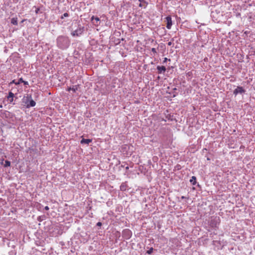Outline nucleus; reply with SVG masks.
Masks as SVG:
<instances>
[{
  "instance_id": "obj_1",
  "label": "nucleus",
  "mask_w": 255,
  "mask_h": 255,
  "mask_svg": "<svg viewBox=\"0 0 255 255\" xmlns=\"http://www.w3.org/2000/svg\"><path fill=\"white\" fill-rule=\"evenodd\" d=\"M57 47L61 50L67 49L71 43L69 38L66 35L58 36L56 40Z\"/></svg>"
},
{
  "instance_id": "obj_2",
  "label": "nucleus",
  "mask_w": 255,
  "mask_h": 255,
  "mask_svg": "<svg viewBox=\"0 0 255 255\" xmlns=\"http://www.w3.org/2000/svg\"><path fill=\"white\" fill-rule=\"evenodd\" d=\"M22 102L25 103L27 108L33 107L36 105L35 102L32 99V96L30 94H27L26 96H24Z\"/></svg>"
},
{
  "instance_id": "obj_3",
  "label": "nucleus",
  "mask_w": 255,
  "mask_h": 255,
  "mask_svg": "<svg viewBox=\"0 0 255 255\" xmlns=\"http://www.w3.org/2000/svg\"><path fill=\"white\" fill-rule=\"evenodd\" d=\"M84 30V27L81 24H79L78 28L76 30L72 31L71 34L73 37H78L83 34Z\"/></svg>"
},
{
  "instance_id": "obj_4",
  "label": "nucleus",
  "mask_w": 255,
  "mask_h": 255,
  "mask_svg": "<svg viewBox=\"0 0 255 255\" xmlns=\"http://www.w3.org/2000/svg\"><path fill=\"white\" fill-rule=\"evenodd\" d=\"M220 222V218L219 217H212L209 221V226L212 228H216L219 225Z\"/></svg>"
},
{
  "instance_id": "obj_5",
  "label": "nucleus",
  "mask_w": 255,
  "mask_h": 255,
  "mask_svg": "<svg viewBox=\"0 0 255 255\" xmlns=\"http://www.w3.org/2000/svg\"><path fill=\"white\" fill-rule=\"evenodd\" d=\"M246 92L245 89L241 86H238L237 88L233 91V94L236 96L238 94H242Z\"/></svg>"
},
{
  "instance_id": "obj_6",
  "label": "nucleus",
  "mask_w": 255,
  "mask_h": 255,
  "mask_svg": "<svg viewBox=\"0 0 255 255\" xmlns=\"http://www.w3.org/2000/svg\"><path fill=\"white\" fill-rule=\"evenodd\" d=\"M91 20L94 25L98 26L100 25V19L98 17L92 16L91 17Z\"/></svg>"
},
{
  "instance_id": "obj_7",
  "label": "nucleus",
  "mask_w": 255,
  "mask_h": 255,
  "mask_svg": "<svg viewBox=\"0 0 255 255\" xmlns=\"http://www.w3.org/2000/svg\"><path fill=\"white\" fill-rule=\"evenodd\" d=\"M166 21V28L168 29H170L172 25V19L171 16L169 15L165 18Z\"/></svg>"
},
{
  "instance_id": "obj_8",
  "label": "nucleus",
  "mask_w": 255,
  "mask_h": 255,
  "mask_svg": "<svg viewBox=\"0 0 255 255\" xmlns=\"http://www.w3.org/2000/svg\"><path fill=\"white\" fill-rule=\"evenodd\" d=\"M156 69L159 74H164L166 70V68L164 66H157Z\"/></svg>"
},
{
  "instance_id": "obj_9",
  "label": "nucleus",
  "mask_w": 255,
  "mask_h": 255,
  "mask_svg": "<svg viewBox=\"0 0 255 255\" xmlns=\"http://www.w3.org/2000/svg\"><path fill=\"white\" fill-rule=\"evenodd\" d=\"M123 236L126 239H129L131 236V232L129 230H125L123 231Z\"/></svg>"
},
{
  "instance_id": "obj_10",
  "label": "nucleus",
  "mask_w": 255,
  "mask_h": 255,
  "mask_svg": "<svg viewBox=\"0 0 255 255\" xmlns=\"http://www.w3.org/2000/svg\"><path fill=\"white\" fill-rule=\"evenodd\" d=\"M14 95L11 92L8 93V95L7 96V99L9 101V103H12L14 100Z\"/></svg>"
},
{
  "instance_id": "obj_11",
  "label": "nucleus",
  "mask_w": 255,
  "mask_h": 255,
  "mask_svg": "<svg viewBox=\"0 0 255 255\" xmlns=\"http://www.w3.org/2000/svg\"><path fill=\"white\" fill-rule=\"evenodd\" d=\"M92 141V139H85L83 138L81 140V144H89L90 143H91Z\"/></svg>"
},
{
  "instance_id": "obj_12",
  "label": "nucleus",
  "mask_w": 255,
  "mask_h": 255,
  "mask_svg": "<svg viewBox=\"0 0 255 255\" xmlns=\"http://www.w3.org/2000/svg\"><path fill=\"white\" fill-rule=\"evenodd\" d=\"M190 183L195 185L196 184V177L194 176H193L190 180Z\"/></svg>"
},
{
  "instance_id": "obj_13",
  "label": "nucleus",
  "mask_w": 255,
  "mask_h": 255,
  "mask_svg": "<svg viewBox=\"0 0 255 255\" xmlns=\"http://www.w3.org/2000/svg\"><path fill=\"white\" fill-rule=\"evenodd\" d=\"M11 23L13 25H17L18 24L17 18L16 17H13L11 18Z\"/></svg>"
},
{
  "instance_id": "obj_14",
  "label": "nucleus",
  "mask_w": 255,
  "mask_h": 255,
  "mask_svg": "<svg viewBox=\"0 0 255 255\" xmlns=\"http://www.w3.org/2000/svg\"><path fill=\"white\" fill-rule=\"evenodd\" d=\"M120 189L122 191H125L127 189V185L125 183H123L120 186Z\"/></svg>"
},
{
  "instance_id": "obj_15",
  "label": "nucleus",
  "mask_w": 255,
  "mask_h": 255,
  "mask_svg": "<svg viewBox=\"0 0 255 255\" xmlns=\"http://www.w3.org/2000/svg\"><path fill=\"white\" fill-rule=\"evenodd\" d=\"M78 86H79L78 85L73 86L71 88V90L73 91L74 92H76V91H77V90H78Z\"/></svg>"
},
{
  "instance_id": "obj_16",
  "label": "nucleus",
  "mask_w": 255,
  "mask_h": 255,
  "mask_svg": "<svg viewBox=\"0 0 255 255\" xmlns=\"http://www.w3.org/2000/svg\"><path fill=\"white\" fill-rule=\"evenodd\" d=\"M5 163H4V166L5 167H8V166H10V162L8 160H5Z\"/></svg>"
},
{
  "instance_id": "obj_17",
  "label": "nucleus",
  "mask_w": 255,
  "mask_h": 255,
  "mask_svg": "<svg viewBox=\"0 0 255 255\" xmlns=\"http://www.w3.org/2000/svg\"><path fill=\"white\" fill-rule=\"evenodd\" d=\"M140 2H142L143 3H145V6H144V8H146L147 5L148 4L147 2H146L144 0H138Z\"/></svg>"
},
{
  "instance_id": "obj_18",
  "label": "nucleus",
  "mask_w": 255,
  "mask_h": 255,
  "mask_svg": "<svg viewBox=\"0 0 255 255\" xmlns=\"http://www.w3.org/2000/svg\"><path fill=\"white\" fill-rule=\"evenodd\" d=\"M153 248H149V249L148 251H146V253L150 255L153 252Z\"/></svg>"
},
{
  "instance_id": "obj_19",
  "label": "nucleus",
  "mask_w": 255,
  "mask_h": 255,
  "mask_svg": "<svg viewBox=\"0 0 255 255\" xmlns=\"http://www.w3.org/2000/svg\"><path fill=\"white\" fill-rule=\"evenodd\" d=\"M172 116H171L170 114H167L166 116V118L168 120H171L172 121Z\"/></svg>"
},
{
  "instance_id": "obj_20",
  "label": "nucleus",
  "mask_w": 255,
  "mask_h": 255,
  "mask_svg": "<svg viewBox=\"0 0 255 255\" xmlns=\"http://www.w3.org/2000/svg\"><path fill=\"white\" fill-rule=\"evenodd\" d=\"M23 82H24V81L23 80L22 78H20L18 80V81L17 83H15V84L18 85L20 83H23Z\"/></svg>"
},
{
  "instance_id": "obj_21",
  "label": "nucleus",
  "mask_w": 255,
  "mask_h": 255,
  "mask_svg": "<svg viewBox=\"0 0 255 255\" xmlns=\"http://www.w3.org/2000/svg\"><path fill=\"white\" fill-rule=\"evenodd\" d=\"M69 16V14L67 12L64 13L61 16V18L63 19L64 17H68Z\"/></svg>"
},
{
  "instance_id": "obj_22",
  "label": "nucleus",
  "mask_w": 255,
  "mask_h": 255,
  "mask_svg": "<svg viewBox=\"0 0 255 255\" xmlns=\"http://www.w3.org/2000/svg\"><path fill=\"white\" fill-rule=\"evenodd\" d=\"M168 61H170V59H168L167 58L165 57V58H164V60L163 61V63L164 64L165 63H166Z\"/></svg>"
},
{
  "instance_id": "obj_23",
  "label": "nucleus",
  "mask_w": 255,
  "mask_h": 255,
  "mask_svg": "<svg viewBox=\"0 0 255 255\" xmlns=\"http://www.w3.org/2000/svg\"><path fill=\"white\" fill-rule=\"evenodd\" d=\"M151 51L153 53H157L156 49L155 48H152L151 49Z\"/></svg>"
},
{
  "instance_id": "obj_24",
  "label": "nucleus",
  "mask_w": 255,
  "mask_h": 255,
  "mask_svg": "<svg viewBox=\"0 0 255 255\" xmlns=\"http://www.w3.org/2000/svg\"><path fill=\"white\" fill-rule=\"evenodd\" d=\"M145 6V3H143L142 2H140L139 4V7H143Z\"/></svg>"
},
{
  "instance_id": "obj_25",
  "label": "nucleus",
  "mask_w": 255,
  "mask_h": 255,
  "mask_svg": "<svg viewBox=\"0 0 255 255\" xmlns=\"http://www.w3.org/2000/svg\"><path fill=\"white\" fill-rule=\"evenodd\" d=\"M181 199H188L189 197H185V196H181Z\"/></svg>"
},
{
  "instance_id": "obj_26",
  "label": "nucleus",
  "mask_w": 255,
  "mask_h": 255,
  "mask_svg": "<svg viewBox=\"0 0 255 255\" xmlns=\"http://www.w3.org/2000/svg\"><path fill=\"white\" fill-rule=\"evenodd\" d=\"M35 7L36 8L35 12L36 14H37V13H38V12L39 11V8H36L35 6Z\"/></svg>"
},
{
  "instance_id": "obj_27",
  "label": "nucleus",
  "mask_w": 255,
  "mask_h": 255,
  "mask_svg": "<svg viewBox=\"0 0 255 255\" xmlns=\"http://www.w3.org/2000/svg\"><path fill=\"white\" fill-rule=\"evenodd\" d=\"M250 32L249 31H245L244 32V34H245L246 35H248L249 34H250Z\"/></svg>"
},
{
  "instance_id": "obj_28",
  "label": "nucleus",
  "mask_w": 255,
  "mask_h": 255,
  "mask_svg": "<svg viewBox=\"0 0 255 255\" xmlns=\"http://www.w3.org/2000/svg\"><path fill=\"white\" fill-rule=\"evenodd\" d=\"M173 45V42H172V41H169V42H168V45H169V46H171V45Z\"/></svg>"
},
{
  "instance_id": "obj_29",
  "label": "nucleus",
  "mask_w": 255,
  "mask_h": 255,
  "mask_svg": "<svg viewBox=\"0 0 255 255\" xmlns=\"http://www.w3.org/2000/svg\"><path fill=\"white\" fill-rule=\"evenodd\" d=\"M23 84H24V85H27L28 84V82H27V81H24V82H23Z\"/></svg>"
},
{
  "instance_id": "obj_30",
  "label": "nucleus",
  "mask_w": 255,
  "mask_h": 255,
  "mask_svg": "<svg viewBox=\"0 0 255 255\" xmlns=\"http://www.w3.org/2000/svg\"><path fill=\"white\" fill-rule=\"evenodd\" d=\"M102 225V223L101 222H98L97 224V226H101Z\"/></svg>"
},
{
  "instance_id": "obj_31",
  "label": "nucleus",
  "mask_w": 255,
  "mask_h": 255,
  "mask_svg": "<svg viewBox=\"0 0 255 255\" xmlns=\"http://www.w3.org/2000/svg\"><path fill=\"white\" fill-rule=\"evenodd\" d=\"M44 209L46 210H48L49 209L48 206H45L44 207Z\"/></svg>"
},
{
  "instance_id": "obj_32",
  "label": "nucleus",
  "mask_w": 255,
  "mask_h": 255,
  "mask_svg": "<svg viewBox=\"0 0 255 255\" xmlns=\"http://www.w3.org/2000/svg\"><path fill=\"white\" fill-rule=\"evenodd\" d=\"M71 88H72V87L68 88V89H67V91H70V90H71Z\"/></svg>"
},
{
  "instance_id": "obj_33",
  "label": "nucleus",
  "mask_w": 255,
  "mask_h": 255,
  "mask_svg": "<svg viewBox=\"0 0 255 255\" xmlns=\"http://www.w3.org/2000/svg\"><path fill=\"white\" fill-rule=\"evenodd\" d=\"M12 83H14V84H15V83H16V82H15V80H13V81H12Z\"/></svg>"
},
{
  "instance_id": "obj_34",
  "label": "nucleus",
  "mask_w": 255,
  "mask_h": 255,
  "mask_svg": "<svg viewBox=\"0 0 255 255\" xmlns=\"http://www.w3.org/2000/svg\"><path fill=\"white\" fill-rule=\"evenodd\" d=\"M128 169H129L128 166H127V167H126V170H128Z\"/></svg>"
},
{
  "instance_id": "obj_35",
  "label": "nucleus",
  "mask_w": 255,
  "mask_h": 255,
  "mask_svg": "<svg viewBox=\"0 0 255 255\" xmlns=\"http://www.w3.org/2000/svg\"><path fill=\"white\" fill-rule=\"evenodd\" d=\"M157 78H158V79H160V77H159V76H158V77H157Z\"/></svg>"
},
{
  "instance_id": "obj_36",
  "label": "nucleus",
  "mask_w": 255,
  "mask_h": 255,
  "mask_svg": "<svg viewBox=\"0 0 255 255\" xmlns=\"http://www.w3.org/2000/svg\"><path fill=\"white\" fill-rule=\"evenodd\" d=\"M0 108H2V105H0Z\"/></svg>"
}]
</instances>
